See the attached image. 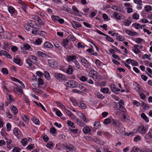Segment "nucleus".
Returning a JSON list of instances; mask_svg holds the SVG:
<instances>
[{"label": "nucleus", "mask_w": 152, "mask_h": 152, "mask_svg": "<svg viewBox=\"0 0 152 152\" xmlns=\"http://www.w3.org/2000/svg\"><path fill=\"white\" fill-rule=\"evenodd\" d=\"M115 105L114 108L115 110L121 111L123 112L126 111V109L124 107V102L123 100H120L118 102H115Z\"/></svg>", "instance_id": "obj_1"}, {"label": "nucleus", "mask_w": 152, "mask_h": 152, "mask_svg": "<svg viewBox=\"0 0 152 152\" xmlns=\"http://www.w3.org/2000/svg\"><path fill=\"white\" fill-rule=\"evenodd\" d=\"M65 86L68 87L75 88L77 86L78 84L77 82L72 80H69L65 82Z\"/></svg>", "instance_id": "obj_2"}, {"label": "nucleus", "mask_w": 152, "mask_h": 152, "mask_svg": "<svg viewBox=\"0 0 152 152\" xmlns=\"http://www.w3.org/2000/svg\"><path fill=\"white\" fill-rule=\"evenodd\" d=\"M111 125L113 126L116 128H119L121 125V123L118 120L113 118L111 119Z\"/></svg>", "instance_id": "obj_3"}, {"label": "nucleus", "mask_w": 152, "mask_h": 152, "mask_svg": "<svg viewBox=\"0 0 152 152\" xmlns=\"http://www.w3.org/2000/svg\"><path fill=\"white\" fill-rule=\"evenodd\" d=\"M48 63L50 67L52 68H56L58 65L57 62L54 59L48 60Z\"/></svg>", "instance_id": "obj_4"}, {"label": "nucleus", "mask_w": 152, "mask_h": 152, "mask_svg": "<svg viewBox=\"0 0 152 152\" xmlns=\"http://www.w3.org/2000/svg\"><path fill=\"white\" fill-rule=\"evenodd\" d=\"M64 147L72 152H75V148L71 144L68 143L63 145Z\"/></svg>", "instance_id": "obj_5"}, {"label": "nucleus", "mask_w": 152, "mask_h": 152, "mask_svg": "<svg viewBox=\"0 0 152 152\" xmlns=\"http://www.w3.org/2000/svg\"><path fill=\"white\" fill-rule=\"evenodd\" d=\"M113 16L115 19L118 20L124 19V16L123 15L115 12H114L113 14Z\"/></svg>", "instance_id": "obj_6"}, {"label": "nucleus", "mask_w": 152, "mask_h": 152, "mask_svg": "<svg viewBox=\"0 0 152 152\" xmlns=\"http://www.w3.org/2000/svg\"><path fill=\"white\" fill-rule=\"evenodd\" d=\"M110 87L112 91L115 94H118V92L120 91V89H118L114 84L110 85Z\"/></svg>", "instance_id": "obj_7"}, {"label": "nucleus", "mask_w": 152, "mask_h": 152, "mask_svg": "<svg viewBox=\"0 0 152 152\" xmlns=\"http://www.w3.org/2000/svg\"><path fill=\"white\" fill-rule=\"evenodd\" d=\"M88 75L90 76L93 78L97 79L98 78L97 73L95 70H93L90 71Z\"/></svg>", "instance_id": "obj_8"}, {"label": "nucleus", "mask_w": 152, "mask_h": 152, "mask_svg": "<svg viewBox=\"0 0 152 152\" xmlns=\"http://www.w3.org/2000/svg\"><path fill=\"white\" fill-rule=\"evenodd\" d=\"M138 130L140 133L142 134H145L147 132L146 127L143 125L140 126Z\"/></svg>", "instance_id": "obj_9"}, {"label": "nucleus", "mask_w": 152, "mask_h": 152, "mask_svg": "<svg viewBox=\"0 0 152 152\" xmlns=\"http://www.w3.org/2000/svg\"><path fill=\"white\" fill-rule=\"evenodd\" d=\"M75 122L78 126L81 127L84 126L85 125V123L80 119L76 118Z\"/></svg>", "instance_id": "obj_10"}, {"label": "nucleus", "mask_w": 152, "mask_h": 152, "mask_svg": "<svg viewBox=\"0 0 152 152\" xmlns=\"http://www.w3.org/2000/svg\"><path fill=\"white\" fill-rule=\"evenodd\" d=\"M43 47L46 49H52L53 46L52 44L49 42H46L44 43Z\"/></svg>", "instance_id": "obj_11"}, {"label": "nucleus", "mask_w": 152, "mask_h": 152, "mask_svg": "<svg viewBox=\"0 0 152 152\" xmlns=\"http://www.w3.org/2000/svg\"><path fill=\"white\" fill-rule=\"evenodd\" d=\"M54 76L57 79H61L64 80L65 78V76L63 74L58 73H54Z\"/></svg>", "instance_id": "obj_12"}, {"label": "nucleus", "mask_w": 152, "mask_h": 152, "mask_svg": "<svg viewBox=\"0 0 152 152\" xmlns=\"http://www.w3.org/2000/svg\"><path fill=\"white\" fill-rule=\"evenodd\" d=\"M20 131L18 128H15L13 130V134L16 136L18 138H19L20 136L19 134L20 133Z\"/></svg>", "instance_id": "obj_13"}, {"label": "nucleus", "mask_w": 152, "mask_h": 152, "mask_svg": "<svg viewBox=\"0 0 152 152\" xmlns=\"http://www.w3.org/2000/svg\"><path fill=\"white\" fill-rule=\"evenodd\" d=\"M78 115L82 119L84 122L86 123H87L88 122V121L87 120L86 115L83 113H79Z\"/></svg>", "instance_id": "obj_14"}, {"label": "nucleus", "mask_w": 152, "mask_h": 152, "mask_svg": "<svg viewBox=\"0 0 152 152\" xmlns=\"http://www.w3.org/2000/svg\"><path fill=\"white\" fill-rule=\"evenodd\" d=\"M64 111L71 118H75L74 114L67 109H65Z\"/></svg>", "instance_id": "obj_15"}, {"label": "nucleus", "mask_w": 152, "mask_h": 152, "mask_svg": "<svg viewBox=\"0 0 152 152\" xmlns=\"http://www.w3.org/2000/svg\"><path fill=\"white\" fill-rule=\"evenodd\" d=\"M13 61L20 66H21L22 65V63L21 62V60L17 57L14 58Z\"/></svg>", "instance_id": "obj_16"}, {"label": "nucleus", "mask_w": 152, "mask_h": 152, "mask_svg": "<svg viewBox=\"0 0 152 152\" xmlns=\"http://www.w3.org/2000/svg\"><path fill=\"white\" fill-rule=\"evenodd\" d=\"M91 131V129L89 127L87 126L85 127L83 129V131L85 134L89 133Z\"/></svg>", "instance_id": "obj_17"}, {"label": "nucleus", "mask_w": 152, "mask_h": 152, "mask_svg": "<svg viewBox=\"0 0 152 152\" xmlns=\"http://www.w3.org/2000/svg\"><path fill=\"white\" fill-rule=\"evenodd\" d=\"M22 119L27 124L29 123V118L28 116L25 115H23L21 116Z\"/></svg>", "instance_id": "obj_18"}, {"label": "nucleus", "mask_w": 152, "mask_h": 152, "mask_svg": "<svg viewBox=\"0 0 152 152\" xmlns=\"http://www.w3.org/2000/svg\"><path fill=\"white\" fill-rule=\"evenodd\" d=\"M1 56L3 55L4 56H6L7 57L10 58H11V56L5 50H1Z\"/></svg>", "instance_id": "obj_19"}, {"label": "nucleus", "mask_w": 152, "mask_h": 152, "mask_svg": "<svg viewBox=\"0 0 152 152\" xmlns=\"http://www.w3.org/2000/svg\"><path fill=\"white\" fill-rule=\"evenodd\" d=\"M76 57L75 56H68L67 58V61L68 62L71 61H74L75 60H76Z\"/></svg>", "instance_id": "obj_20"}, {"label": "nucleus", "mask_w": 152, "mask_h": 152, "mask_svg": "<svg viewBox=\"0 0 152 152\" xmlns=\"http://www.w3.org/2000/svg\"><path fill=\"white\" fill-rule=\"evenodd\" d=\"M81 62L82 64L85 67H88V62L85 58H83L81 59Z\"/></svg>", "instance_id": "obj_21"}, {"label": "nucleus", "mask_w": 152, "mask_h": 152, "mask_svg": "<svg viewBox=\"0 0 152 152\" xmlns=\"http://www.w3.org/2000/svg\"><path fill=\"white\" fill-rule=\"evenodd\" d=\"M145 139L149 140L151 139L152 140V132L150 131L147 133L145 135Z\"/></svg>", "instance_id": "obj_22"}, {"label": "nucleus", "mask_w": 152, "mask_h": 152, "mask_svg": "<svg viewBox=\"0 0 152 152\" xmlns=\"http://www.w3.org/2000/svg\"><path fill=\"white\" fill-rule=\"evenodd\" d=\"M10 109L14 114H16L18 112L17 108L14 106L12 105L10 107Z\"/></svg>", "instance_id": "obj_23"}, {"label": "nucleus", "mask_w": 152, "mask_h": 152, "mask_svg": "<svg viewBox=\"0 0 152 152\" xmlns=\"http://www.w3.org/2000/svg\"><path fill=\"white\" fill-rule=\"evenodd\" d=\"M125 32L127 34L131 36L136 35L137 34V33L136 32H132L130 30H126Z\"/></svg>", "instance_id": "obj_24"}, {"label": "nucleus", "mask_w": 152, "mask_h": 152, "mask_svg": "<svg viewBox=\"0 0 152 152\" xmlns=\"http://www.w3.org/2000/svg\"><path fill=\"white\" fill-rule=\"evenodd\" d=\"M14 91L16 93L19 95L21 94L23 92L22 89L19 87H17L15 89Z\"/></svg>", "instance_id": "obj_25"}, {"label": "nucleus", "mask_w": 152, "mask_h": 152, "mask_svg": "<svg viewBox=\"0 0 152 152\" xmlns=\"http://www.w3.org/2000/svg\"><path fill=\"white\" fill-rule=\"evenodd\" d=\"M134 3L137 4L139 5V7H138V8L141 9L142 8V1L141 0H134Z\"/></svg>", "instance_id": "obj_26"}, {"label": "nucleus", "mask_w": 152, "mask_h": 152, "mask_svg": "<svg viewBox=\"0 0 152 152\" xmlns=\"http://www.w3.org/2000/svg\"><path fill=\"white\" fill-rule=\"evenodd\" d=\"M72 25L74 28H75V27L79 28L81 26V25L80 23L76 21H74L73 23H72Z\"/></svg>", "instance_id": "obj_27"}, {"label": "nucleus", "mask_w": 152, "mask_h": 152, "mask_svg": "<svg viewBox=\"0 0 152 152\" xmlns=\"http://www.w3.org/2000/svg\"><path fill=\"white\" fill-rule=\"evenodd\" d=\"M141 105L143 107V108L145 110H148L150 108L148 104L143 102H141Z\"/></svg>", "instance_id": "obj_28"}, {"label": "nucleus", "mask_w": 152, "mask_h": 152, "mask_svg": "<svg viewBox=\"0 0 152 152\" xmlns=\"http://www.w3.org/2000/svg\"><path fill=\"white\" fill-rule=\"evenodd\" d=\"M69 42V41L67 38L66 39L63 40L62 45L64 47H65Z\"/></svg>", "instance_id": "obj_29"}, {"label": "nucleus", "mask_w": 152, "mask_h": 152, "mask_svg": "<svg viewBox=\"0 0 152 152\" xmlns=\"http://www.w3.org/2000/svg\"><path fill=\"white\" fill-rule=\"evenodd\" d=\"M76 106H78L83 109H85L86 107V105L84 103L81 102L77 103Z\"/></svg>", "instance_id": "obj_30"}, {"label": "nucleus", "mask_w": 152, "mask_h": 152, "mask_svg": "<svg viewBox=\"0 0 152 152\" xmlns=\"http://www.w3.org/2000/svg\"><path fill=\"white\" fill-rule=\"evenodd\" d=\"M123 118L124 121L126 122H129L130 121L129 116L126 115L125 114H123Z\"/></svg>", "instance_id": "obj_31"}, {"label": "nucleus", "mask_w": 152, "mask_h": 152, "mask_svg": "<svg viewBox=\"0 0 152 152\" xmlns=\"http://www.w3.org/2000/svg\"><path fill=\"white\" fill-rule=\"evenodd\" d=\"M31 23L33 24H35V27H34V28H33L36 30H37L41 28V26L39 25V24H36L34 21H32L31 22Z\"/></svg>", "instance_id": "obj_32"}, {"label": "nucleus", "mask_w": 152, "mask_h": 152, "mask_svg": "<svg viewBox=\"0 0 152 152\" xmlns=\"http://www.w3.org/2000/svg\"><path fill=\"white\" fill-rule=\"evenodd\" d=\"M73 72V69L72 67L71 66L69 65V68L66 70V72L69 74H72Z\"/></svg>", "instance_id": "obj_33"}, {"label": "nucleus", "mask_w": 152, "mask_h": 152, "mask_svg": "<svg viewBox=\"0 0 152 152\" xmlns=\"http://www.w3.org/2000/svg\"><path fill=\"white\" fill-rule=\"evenodd\" d=\"M141 117L145 120L146 122H148L149 121V119L146 116L145 114L144 113H142L141 115Z\"/></svg>", "instance_id": "obj_34"}, {"label": "nucleus", "mask_w": 152, "mask_h": 152, "mask_svg": "<svg viewBox=\"0 0 152 152\" xmlns=\"http://www.w3.org/2000/svg\"><path fill=\"white\" fill-rule=\"evenodd\" d=\"M37 53L39 56L44 58H47V57L48 56L45 53L41 51H38Z\"/></svg>", "instance_id": "obj_35"}, {"label": "nucleus", "mask_w": 152, "mask_h": 152, "mask_svg": "<svg viewBox=\"0 0 152 152\" xmlns=\"http://www.w3.org/2000/svg\"><path fill=\"white\" fill-rule=\"evenodd\" d=\"M32 120L36 124L38 125L39 124V121L38 119H37L34 116L32 117Z\"/></svg>", "instance_id": "obj_36"}, {"label": "nucleus", "mask_w": 152, "mask_h": 152, "mask_svg": "<svg viewBox=\"0 0 152 152\" xmlns=\"http://www.w3.org/2000/svg\"><path fill=\"white\" fill-rule=\"evenodd\" d=\"M34 26H32L31 25H30L29 23L26 24L25 25V28L27 31H29L30 30L31 27L33 28Z\"/></svg>", "instance_id": "obj_37"}, {"label": "nucleus", "mask_w": 152, "mask_h": 152, "mask_svg": "<svg viewBox=\"0 0 152 152\" xmlns=\"http://www.w3.org/2000/svg\"><path fill=\"white\" fill-rule=\"evenodd\" d=\"M67 124L69 126H71L72 129L75 128V126H74V123L71 121L69 120L67 121Z\"/></svg>", "instance_id": "obj_38"}, {"label": "nucleus", "mask_w": 152, "mask_h": 152, "mask_svg": "<svg viewBox=\"0 0 152 152\" xmlns=\"http://www.w3.org/2000/svg\"><path fill=\"white\" fill-rule=\"evenodd\" d=\"M131 23V22L128 20H125L123 22V24L126 26H129Z\"/></svg>", "instance_id": "obj_39"}, {"label": "nucleus", "mask_w": 152, "mask_h": 152, "mask_svg": "<svg viewBox=\"0 0 152 152\" xmlns=\"http://www.w3.org/2000/svg\"><path fill=\"white\" fill-rule=\"evenodd\" d=\"M20 4H21L22 5V9L23 10V11L26 12V10L27 8V5L26 4H23L24 3L23 2H21L20 3Z\"/></svg>", "instance_id": "obj_40"}, {"label": "nucleus", "mask_w": 152, "mask_h": 152, "mask_svg": "<svg viewBox=\"0 0 152 152\" xmlns=\"http://www.w3.org/2000/svg\"><path fill=\"white\" fill-rule=\"evenodd\" d=\"M94 141L97 143H99L100 144H103V142L102 141L97 138H95L94 139Z\"/></svg>", "instance_id": "obj_41"}, {"label": "nucleus", "mask_w": 152, "mask_h": 152, "mask_svg": "<svg viewBox=\"0 0 152 152\" xmlns=\"http://www.w3.org/2000/svg\"><path fill=\"white\" fill-rule=\"evenodd\" d=\"M8 10L9 12L11 14H13L15 12V9L12 7H8Z\"/></svg>", "instance_id": "obj_42"}, {"label": "nucleus", "mask_w": 152, "mask_h": 152, "mask_svg": "<svg viewBox=\"0 0 152 152\" xmlns=\"http://www.w3.org/2000/svg\"><path fill=\"white\" fill-rule=\"evenodd\" d=\"M53 146V144L51 142H48L46 145L47 147L50 149H51Z\"/></svg>", "instance_id": "obj_43"}, {"label": "nucleus", "mask_w": 152, "mask_h": 152, "mask_svg": "<svg viewBox=\"0 0 152 152\" xmlns=\"http://www.w3.org/2000/svg\"><path fill=\"white\" fill-rule=\"evenodd\" d=\"M73 62L75 63V67L76 68L78 69H80V66L79 62L76 60L73 61Z\"/></svg>", "instance_id": "obj_44"}, {"label": "nucleus", "mask_w": 152, "mask_h": 152, "mask_svg": "<svg viewBox=\"0 0 152 152\" xmlns=\"http://www.w3.org/2000/svg\"><path fill=\"white\" fill-rule=\"evenodd\" d=\"M116 39L120 41H123L124 40V37L122 36L119 35H117Z\"/></svg>", "instance_id": "obj_45"}, {"label": "nucleus", "mask_w": 152, "mask_h": 152, "mask_svg": "<svg viewBox=\"0 0 152 152\" xmlns=\"http://www.w3.org/2000/svg\"><path fill=\"white\" fill-rule=\"evenodd\" d=\"M21 142L23 145L25 146L27 144V138L22 139Z\"/></svg>", "instance_id": "obj_46"}, {"label": "nucleus", "mask_w": 152, "mask_h": 152, "mask_svg": "<svg viewBox=\"0 0 152 152\" xmlns=\"http://www.w3.org/2000/svg\"><path fill=\"white\" fill-rule=\"evenodd\" d=\"M67 38L68 39L69 41L70 40L72 41H75L76 39L75 37H74L73 36L71 35L68 36L67 37Z\"/></svg>", "instance_id": "obj_47"}, {"label": "nucleus", "mask_w": 152, "mask_h": 152, "mask_svg": "<svg viewBox=\"0 0 152 152\" xmlns=\"http://www.w3.org/2000/svg\"><path fill=\"white\" fill-rule=\"evenodd\" d=\"M94 127L96 129H98L100 126V123L98 121H96L94 125Z\"/></svg>", "instance_id": "obj_48"}, {"label": "nucleus", "mask_w": 152, "mask_h": 152, "mask_svg": "<svg viewBox=\"0 0 152 152\" xmlns=\"http://www.w3.org/2000/svg\"><path fill=\"white\" fill-rule=\"evenodd\" d=\"M72 10L75 11L73 14L75 15H77L79 13V10L75 6H73L72 7Z\"/></svg>", "instance_id": "obj_49"}, {"label": "nucleus", "mask_w": 152, "mask_h": 152, "mask_svg": "<svg viewBox=\"0 0 152 152\" xmlns=\"http://www.w3.org/2000/svg\"><path fill=\"white\" fill-rule=\"evenodd\" d=\"M133 26L137 29H139L141 28V25L138 23H134L133 24Z\"/></svg>", "instance_id": "obj_50"}, {"label": "nucleus", "mask_w": 152, "mask_h": 152, "mask_svg": "<svg viewBox=\"0 0 152 152\" xmlns=\"http://www.w3.org/2000/svg\"><path fill=\"white\" fill-rule=\"evenodd\" d=\"M95 94L97 97L99 99H103L104 97V96L102 95L101 94L98 93L97 92L95 93Z\"/></svg>", "instance_id": "obj_51"}, {"label": "nucleus", "mask_w": 152, "mask_h": 152, "mask_svg": "<svg viewBox=\"0 0 152 152\" xmlns=\"http://www.w3.org/2000/svg\"><path fill=\"white\" fill-rule=\"evenodd\" d=\"M52 20L55 22L58 21L59 17L57 16L53 15L51 17Z\"/></svg>", "instance_id": "obj_52"}, {"label": "nucleus", "mask_w": 152, "mask_h": 152, "mask_svg": "<svg viewBox=\"0 0 152 152\" xmlns=\"http://www.w3.org/2000/svg\"><path fill=\"white\" fill-rule=\"evenodd\" d=\"M29 58L30 59V60L32 59L34 62H36L37 61V57L34 55L30 56H29Z\"/></svg>", "instance_id": "obj_53"}, {"label": "nucleus", "mask_w": 152, "mask_h": 152, "mask_svg": "<svg viewBox=\"0 0 152 152\" xmlns=\"http://www.w3.org/2000/svg\"><path fill=\"white\" fill-rule=\"evenodd\" d=\"M34 148V146L33 144H30L28 145L26 148V149L28 150H31L33 149Z\"/></svg>", "instance_id": "obj_54"}, {"label": "nucleus", "mask_w": 152, "mask_h": 152, "mask_svg": "<svg viewBox=\"0 0 152 152\" xmlns=\"http://www.w3.org/2000/svg\"><path fill=\"white\" fill-rule=\"evenodd\" d=\"M111 119L110 120L109 118H106L104 120L103 123L105 125H107L110 123L111 124Z\"/></svg>", "instance_id": "obj_55"}, {"label": "nucleus", "mask_w": 152, "mask_h": 152, "mask_svg": "<svg viewBox=\"0 0 152 152\" xmlns=\"http://www.w3.org/2000/svg\"><path fill=\"white\" fill-rule=\"evenodd\" d=\"M140 150L138 148L134 147L131 149V152H137Z\"/></svg>", "instance_id": "obj_56"}, {"label": "nucleus", "mask_w": 152, "mask_h": 152, "mask_svg": "<svg viewBox=\"0 0 152 152\" xmlns=\"http://www.w3.org/2000/svg\"><path fill=\"white\" fill-rule=\"evenodd\" d=\"M6 127L7 132L10 131L11 130V125L10 123H7L6 125Z\"/></svg>", "instance_id": "obj_57"}, {"label": "nucleus", "mask_w": 152, "mask_h": 152, "mask_svg": "<svg viewBox=\"0 0 152 152\" xmlns=\"http://www.w3.org/2000/svg\"><path fill=\"white\" fill-rule=\"evenodd\" d=\"M32 90L34 91L35 92L39 94H41L42 93V91L37 88H33Z\"/></svg>", "instance_id": "obj_58"}, {"label": "nucleus", "mask_w": 152, "mask_h": 152, "mask_svg": "<svg viewBox=\"0 0 152 152\" xmlns=\"http://www.w3.org/2000/svg\"><path fill=\"white\" fill-rule=\"evenodd\" d=\"M134 140L135 142H137L140 140L141 138L139 135H137L134 137Z\"/></svg>", "instance_id": "obj_59"}, {"label": "nucleus", "mask_w": 152, "mask_h": 152, "mask_svg": "<svg viewBox=\"0 0 152 152\" xmlns=\"http://www.w3.org/2000/svg\"><path fill=\"white\" fill-rule=\"evenodd\" d=\"M139 15L138 14L135 13L133 14L132 16V18L134 19L137 20L139 19Z\"/></svg>", "instance_id": "obj_60"}, {"label": "nucleus", "mask_w": 152, "mask_h": 152, "mask_svg": "<svg viewBox=\"0 0 152 152\" xmlns=\"http://www.w3.org/2000/svg\"><path fill=\"white\" fill-rule=\"evenodd\" d=\"M6 84V83H5V84H2V88L3 89L4 91L6 93H7V92H8V90L6 86L5 85Z\"/></svg>", "instance_id": "obj_61"}, {"label": "nucleus", "mask_w": 152, "mask_h": 152, "mask_svg": "<svg viewBox=\"0 0 152 152\" xmlns=\"http://www.w3.org/2000/svg\"><path fill=\"white\" fill-rule=\"evenodd\" d=\"M55 110L56 111V115L58 116L59 117H60L62 115V113H61V111L58 109H56Z\"/></svg>", "instance_id": "obj_62"}, {"label": "nucleus", "mask_w": 152, "mask_h": 152, "mask_svg": "<svg viewBox=\"0 0 152 152\" xmlns=\"http://www.w3.org/2000/svg\"><path fill=\"white\" fill-rule=\"evenodd\" d=\"M38 21L39 23V25L42 26H44L45 25V23L41 20L38 17Z\"/></svg>", "instance_id": "obj_63"}, {"label": "nucleus", "mask_w": 152, "mask_h": 152, "mask_svg": "<svg viewBox=\"0 0 152 152\" xmlns=\"http://www.w3.org/2000/svg\"><path fill=\"white\" fill-rule=\"evenodd\" d=\"M20 149L18 147H14L12 149L13 152H20Z\"/></svg>", "instance_id": "obj_64"}]
</instances>
